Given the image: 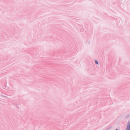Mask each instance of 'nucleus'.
<instances>
[{
  "label": "nucleus",
  "mask_w": 130,
  "mask_h": 130,
  "mask_svg": "<svg viewBox=\"0 0 130 130\" xmlns=\"http://www.w3.org/2000/svg\"><path fill=\"white\" fill-rule=\"evenodd\" d=\"M87 44H89L90 43V40H88L86 42Z\"/></svg>",
  "instance_id": "nucleus-3"
},
{
  "label": "nucleus",
  "mask_w": 130,
  "mask_h": 130,
  "mask_svg": "<svg viewBox=\"0 0 130 130\" xmlns=\"http://www.w3.org/2000/svg\"><path fill=\"white\" fill-rule=\"evenodd\" d=\"M125 130H130V121H128Z\"/></svg>",
  "instance_id": "nucleus-1"
},
{
  "label": "nucleus",
  "mask_w": 130,
  "mask_h": 130,
  "mask_svg": "<svg viewBox=\"0 0 130 130\" xmlns=\"http://www.w3.org/2000/svg\"><path fill=\"white\" fill-rule=\"evenodd\" d=\"M115 130H118V129H116Z\"/></svg>",
  "instance_id": "nucleus-4"
},
{
  "label": "nucleus",
  "mask_w": 130,
  "mask_h": 130,
  "mask_svg": "<svg viewBox=\"0 0 130 130\" xmlns=\"http://www.w3.org/2000/svg\"><path fill=\"white\" fill-rule=\"evenodd\" d=\"M94 62H95V63H96V64H99V62H98L97 60H95Z\"/></svg>",
  "instance_id": "nucleus-2"
}]
</instances>
